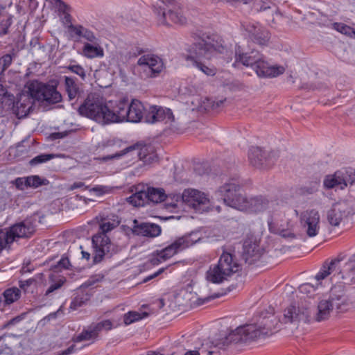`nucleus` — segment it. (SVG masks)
I'll use <instances>...</instances> for the list:
<instances>
[{"instance_id":"5fc2aeb1","label":"nucleus","mask_w":355,"mask_h":355,"mask_svg":"<svg viewBox=\"0 0 355 355\" xmlns=\"http://www.w3.org/2000/svg\"><path fill=\"white\" fill-rule=\"evenodd\" d=\"M347 270L354 278L355 275V254L352 255L349 259V261L346 263Z\"/></svg>"},{"instance_id":"7c9ffc66","label":"nucleus","mask_w":355,"mask_h":355,"mask_svg":"<svg viewBox=\"0 0 355 355\" xmlns=\"http://www.w3.org/2000/svg\"><path fill=\"white\" fill-rule=\"evenodd\" d=\"M139 155L144 162L151 164L158 161V156L152 146H144L141 148Z\"/></svg>"},{"instance_id":"393cba45","label":"nucleus","mask_w":355,"mask_h":355,"mask_svg":"<svg viewBox=\"0 0 355 355\" xmlns=\"http://www.w3.org/2000/svg\"><path fill=\"white\" fill-rule=\"evenodd\" d=\"M67 29L71 38L79 40L83 38L92 43H96L97 38L94 33L82 25H68Z\"/></svg>"},{"instance_id":"f8f14e48","label":"nucleus","mask_w":355,"mask_h":355,"mask_svg":"<svg viewBox=\"0 0 355 355\" xmlns=\"http://www.w3.org/2000/svg\"><path fill=\"white\" fill-rule=\"evenodd\" d=\"M352 212V210L350 209L347 201H338L328 211L327 219L329 225L337 227Z\"/></svg>"},{"instance_id":"09e8293b","label":"nucleus","mask_w":355,"mask_h":355,"mask_svg":"<svg viewBox=\"0 0 355 355\" xmlns=\"http://www.w3.org/2000/svg\"><path fill=\"white\" fill-rule=\"evenodd\" d=\"M8 236V233L5 232L4 230H0V253L1 251L6 248L8 245L11 244Z\"/></svg>"},{"instance_id":"ea45409f","label":"nucleus","mask_w":355,"mask_h":355,"mask_svg":"<svg viewBox=\"0 0 355 355\" xmlns=\"http://www.w3.org/2000/svg\"><path fill=\"white\" fill-rule=\"evenodd\" d=\"M28 187L37 188L42 185H46L49 184V180L45 178H41L38 175H31L26 177Z\"/></svg>"},{"instance_id":"13d9d810","label":"nucleus","mask_w":355,"mask_h":355,"mask_svg":"<svg viewBox=\"0 0 355 355\" xmlns=\"http://www.w3.org/2000/svg\"><path fill=\"white\" fill-rule=\"evenodd\" d=\"M103 279V276L101 275H96L91 277L86 282L85 284L89 286H92L94 284L101 282Z\"/></svg>"},{"instance_id":"b1692460","label":"nucleus","mask_w":355,"mask_h":355,"mask_svg":"<svg viewBox=\"0 0 355 355\" xmlns=\"http://www.w3.org/2000/svg\"><path fill=\"white\" fill-rule=\"evenodd\" d=\"M140 66L146 67L145 70H148L151 76H155L159 73L162 69V60L157 57L151 55H145L139 58L137 62Z\"/></svg>"},{"instance_id":"79ce46f5","label":"nucleus","mask_w":355,"mask_h":355,"mask_svg":"<svg viewBox=\"0 0 355 355\" xmlns=\"http://www.w3.org/2000/svg\"><path fill=\"white\" fill-rule=\"evenodd\" d=\"M54 275H51L49 276V279L52 284L50 285L49 288L46 290L45 295H49L50 293L54 292L55 291L59 289L62 287V286L65 282V279L64 277H60L58 278L55 282H54Z\"/></svg>"},{"instance_id":"39448f33","label":"nucleus","mask_w":355,"mask_h":355,"mask_svg":"<svg viewBox=\"0 0 355 355\" xmlns=\"http://www.w3.org/2000/svg\"><path fill=\"white\" fill-rule=\"evenodd\" d=\"M277 321L272 312H261L253 318L252 322L245 324V343L265 338L272 334Z\"/></svg>"},{"instance_id":"4d7b16f0","label":"nucleus","mask_w":355,"mask_h":355,"mask_svg":"<svg viewBox=\"0 0 355 355\" xmlns=\"http://www.w3.org/2000/svg\"><path fill=\"white\" fill-rule=\"evenodd\" d=\"M70 266V262L67 257H62L58 262L55 268L58 269H68Z\"/></svg>"},{"instance_id":"a18cd8bd","label":"nucleus","mask_w":355,"mask_h":355,"mask_svg":"<svg viewBox=\"0 0 355 355\" xmlns=\"http://www.w3.org/2000/svg\"><path fill=\"white\" fill-rule=\"evenodd\" d=\"M73 202L74 201H64V203H62V202L59 201V200L53 201V203L51 204L52 205L60 206V205L62 208H59L58 210L52 211V212L56 213L58 211H61V210H64V209L67 210V209H71L73 210L75 208L78 209V206L75 205Z\"/></svg>"},{"instance_id":"37998d69","label":"nucleus","mask_w":355,"mask_h":355,"mask_svg":"<svg viewBox=\"0 0 355 355\" xmlns=\"http://www.w3.org/2000/svg\"><path fill=\"white\" fill-rule=\"evenodd\" d=\"M15 55V50L12 49L10 53L5 54L0 58V65L6 70L11 65Z\"/></svg>"},{"instance_id":"1a4fd4ad","label":"nucleus","mask_w":355,"mask_h":355,"mask_svg":"<svg viewBox=\"0 0 355 355\" xmlns=\"http://www.w3.org/2000/svg\"><path fill=\"white\" fill-rule=\"evenodd\" d=\"M29 94L35 101L46 102L47 104H55L62 101V95L56 87L35 82L28 87Z\"/></svg>"},{"instance_id":"58836bf2","label":"nucleus","mask_w":355,"mask_h":355,"mask_svg":"<svg viewBox=\"0 0 355 355\" xmlns=\"http://www.w3.org/2000/svg\"><path fill=\"white\" fill-rule=\"evenodd\" d=\"M89 300V295L87 293H82L73 298L70 304V309L76 310L78 308L83 306Z\"/></svg>"},{"instance_id":"e433bc0d","label":"nucleus","mask_w":355,"mask_h":355,"mask_svg":"<svg viewBox=\"0 0 355 355\" xmlns=\"http://www.w3.org/2000/svg\"><path fill=\"white\" fill-rule=\"evenodd\" d=\"M334 29L336 30L339 33L344 34L345 35H347L350 37H354L355 38V30L343 24V23H338L335 22L332 24Z\"/></svg>"},{"instance_id":"2eb2a0df","label":"nucleus","mask_w":355,"mask_h":355,"mask_svg":"<svg viewBox=\"0 0 355 355\" xmlns=\"http://www.w3.org/2000/svg\"><path fill=\"white\" fill-rule=\"evenodd\" d=\"M245 32L248 33V38L252 42L260 46H266L268 44L270 33L258 23L248 24L245 27Z\"/></svg>"},{"instance_id":"c85d7f7f","label":"nucleus","mask_w":355,"mask_h":355,"mask_svg":"<svg viewBox=\"0 0 355 355\" xmlns=\"http://www.w3.org/2000/svg\"><path fill=\"white\" fill-rule=\"evenodd\" d=\"M21 295V291L16 288L6 289L0 297V309L3 311L6 305H10L17 301Z\"/></svg>"},{"instance_id":"c756f323","label":"nucleus","mask_w":355,"mask_h":355,"mask_svg":"<svg viewBox=\"0 0 355 355\" xmlns=\"http://www.w3.org/2000/svg\"><path fill=\"white\" fill-rule=\"evenodd\" d=\"M64 87L70 101L78 97L82 92L76 83V78L71 76H64Z\"/></svg>"},{"instance_id":"0e129e2a","label":"nucleus","mask_w":355,"mask_h":355,"mask_svg":"<svg viewBox=\"0 0 355 355\" xmlns=\"http://www.w3.org/2000/svg\"><path fill=\"white\" fill-rule=\"evenodd\" d=\"M35 282L34 279H28L24 281L19 282V287L22 289H26L28 286L31 285Z\"/></svg>"},{"instance_id":"6ab92c4d","label":"nucleus","mask_w":355,"mask_h":355,"mask_svg":"<svg viewBox=\"0 0 355 355\" xmlns=\"http://www.w3.org/2000/svg\"><path fill=\"white\" fill-rule=\"evenodd\" d=\"M263 249L259 246L257 237L250 235L245 239V263L252 264L259 261Z\"/></svg>"},{"instance_id":"680f3d73","label":"nucleus","mask_w":355,"mask_h":355,"mask_svg":"<svg viewBox=\"0 0 355 355\" xmlns=\"http://www.w3.org/2000/svg\"><path fill=\"white\" fill-rule=\"evenodd\" d=\"M194 171L199 175H202L207 173V169L205 168L202 165L198 164L194 168Z\"/></svg>"},{"instance_id":"c9c22d12","label":"nucleus","mask_w":355,"mask_h":355,"mask_svg":"<svg viewBox=\"0 0 355 355\" xmlns=\"http://www.w3.org/2000/svg\"><path fill=\"white\" fill-rule=\"evenodd\" d=\"M97 337L96 336V334L94 333V331L92 329V327L89 325L86 329H83V331L79 335L74 338L73 341L82 342L85 340H94Z\"/></svg>"},{"instance_id":"c03bdc74","label":"nucleus","mask_w":355,"mask_h":355,"mask_svg":"<svg viewBox=\"0 0 355 355\" xmlns=\"http://www.w3.org/2000/svg\"><path fill=\"white\" fill-rule=\"evenodd\" d=\"M66 69L69 71L76 73L78 75L82 80H85L86 79V71L85 69L80 64H69L66 67Z\"/></svg>"},{"instance_id":"9b49d317","label":"nucleus","mask_w":355,"mask_h":355,"mask_svg":"<svg viewBox=\"0 0 355 355\" xmlns=\"http://www.w3.org/2000/svg\"><path fill=\"white\" fill-rule=\"evenodd\" d=\"M300 223L308 236H315L320 230V214L315 209L306 210L301 214Z\"/></svg>"},{"instance_id":"ddd939ff","label":"nucleus","mask_w":355,"mask_h":355,"mask_svg":"<svg viewBox=\"0 0 355 355\" xmlns=\"http://www.w3.org/2000/svg\"><path fill=\"white\" fill-rule=\"evenodd\" d=\"M35 231V225L31 220L26 219L15 223L5 232L8 233L10 242L13 243L16 239L30 237Z\"/></svg>"},{"instance_id":"f704fd0d","label":"nucleus","mask_w":355,"mask_h":355,"mask_svg":"<svg viewBox=\"0 0 355 355\" xmlns=\"http://www.w3.org/2000/svg\"><path fill=\"white\" fill-rule=\"evenodd\" d=\"M83 53L87 58H95L103 56V50L101 48L94 46L89 43H86L83 46Z\"/></svg>"},{"instance_id":"473e14b6","label":"nucleus","mask_w":355,"mask_h":355,"mask_svg":"<svg viewBox=\"0 0 355 355\" xmlns=\"http://www.w3.org/2000/svg\"><path fill=\"white\" fill-rule=\"evenodd\" d=\"M13 20L12 15L1 16L0 15V37L7 35L10 32Z\"/></svg>"},{"instance_id":"a878e982","label":"nucleus","mask_w":355,"mask_h":355,"mask_svg":"<svg viewBox=\"0 0 355 355\" xmlns=\"http://www.w3.org/2000/svg\"><path fill=\"white\" fill-rule=\"evenodd\" d=\"M154 12L161 17L159 19L162 23H165L166 17H168L172 22L178 25H184L187 23V18L184 16L180 10H170L167 13L161 8H156L154 6Z\"/></svg>"},{"instance_id":"f257e3e1","label":"nucleus","mask_w":355,"mask_h":355,"mask_svg":"<svg viewBox=\"0 0 355 355\" xmlns=\"http://www.w3.org/2000/svg\"><path fill=\"white\" fill-rule=\"evenodd\" d=\"M346 307V297L341 286H334L328 299L321 300L315 308L309 299L301 298L297 304H291L284 311L285 323H306L313 321L321 322L329 318L336 309L343 311Z\"/></svg>"},{"instance_id":"423d86ee","label":"nucleus","mask_w":355,"mask_h":355,"mask_svg":"<svg viewBox=\"0 0 355 355\" xmlns=\"http://www.w3.org/2000/svg\"><path fill=\"white\" fill-rule=\"evenodd\" d=\"M80 115L87 117L101 125H107V105L100 95L91 93L78 107Z\"/></svg>"},{"instance_id":"052dcab7","label":"nucleus","mask_w":355,"mask_h":355,"mask_svg":"<svg viewBox=\"0 0 355 355\" xmlns=\"http://www.w3.org/2000/svg\"><path fill=\"white\" fill-rule=\"evenodd\" d=\"M6 336H0V354L7 352L9 349L6 343Z\"/></svg>"},{"instance_id":"bb28decb","label":"nucleus","mask_w":355,"mask_h":355,"mask_svg":"<svg viewBox=\"0 0 355 355\" xmlns=\"http://www.w3.org/2000/svg\"><path fill=\"white\" fill-rule=\"evenodd\" d=\"M340 260L336 259L331 260L329 263L327 261L324 262L320 270L315 276V279L318 282L317 286L320 284V281L325 279L329 275L336 273L340 275L341 271L340 270Z\"/></svg>"},{"instance_id":"5701e85b","label":"nucleus","mask_w":355,"mask_h":355,"mask_svg":"<svg viewBox=\"0 0 355 355\" xmlns=\"http://www.w3.org/2000/svg\"><path fill=\"white\" fill-rule=\"evenodd\" d=\"M132 226L130 231L137 235L144 236L156 237L161 234V227L159 225L154 223H141L139 225L137 220L132 221Z\"/></svg>"},{"instance_id":"338daca9","label":"nucleus","mask_w":355,"mask_h":355,"mask_svg":"<svg viewBox=\"0 0 355 355\" xmlns=\"http://www.w3.org/2000/svg\"><path fill=\"white\" fill-rule=\"evenodd\" d=\"M114 144H115L114 140L109 139V140H107V141H103L101 143V146L105 148H107L108 146H112L114 145Z\"/></svg>"},{"instance_id":"f03ea898","label":"nucleus","mask_w":355,"mask_h":355,"mask_svg":"<svg viewBox=\"0 0 355 355\" xmlns=\"http://www.w3.org/2000/svg\"><path fill=\"white\" fill-rule=\"evenodd\" d=\"M226 50L224 40L218 35L203 34L188 49L185 60L207 76H214L217 69L206 64L216 53H223Z\"/></svg>"},{"instance_id":"9d476101","label":"nucleus","mask_w":355,"mask_h":355,"mask_svg":"<svg viewBox=\"0 0 355 355\" xmlns=\"http://www.w3.org/2000/svg\"><path fill=\"white\" fill-rule=\"evenodd\" d=\"M279 155L275 150H266L258 146H252L248 150L250 164L254 167L268 168L275 164Z\"/></svg>"},{"instance_id":"774afa93","label":"nucleus","mask_w":355,"mask_h":355,"mask_svg":"<svg viewBox=\"0 0 355 355\" xmlns=\"http://www.w3.org/2000/svg\"><path fill=\"white\" fill-rule=\"evenodd\" d=\"M64 19H64V24H67V26L68 25H71V24H72V23H71V15H70L69 12H67V13H66V14H64Z\"/></svg>"},{"instance_id":"412c9836","label":"nucleus","mask_w":355,"mask_h":355,"mask_svg":"<svg viewBox=\"0 0 355 355\" xmlns=\"http://www.w3.org/2000/svg\"><path fill=\"white\" fill-rule=\"evenodd\" d=\"M34 101L31 94H20L17 101L13 103V113L18 119L26 117L33 108Z\"/></svg>"},{"instance_id":"f3484780","label":"nucleus","mask_w":355,"mask_h":355,"mask_svg":"<svg viewBox=\"0 0 355 355\" xmlns=\"http://www.w3.org/2000/svg\"><path fill=\"white\" fill-rule=\"evenodd\" d=\"M241 187L235 180L220 186L215 192L217 200H238L241 196Z\"/></svg>"},{"instance_id":"bf43d9fd","label":"nucleus","mask_w":355,"mask_h":355,"mask_svg":"<svg viewBox=\"0 0 355 355\" xmlns=\"http://www.w3.org/2000/svg\"><path fill=\"white\" fill-rule=\"evenodd\" d=\"M225 88L227 90H229L230 92H236L237 90H241L242 88V85L236 83H231L227 84L225 85Z\"/></svg>"},{"instance_id":"49530a36","label":"nucleus","mask_w":355,"mask_h":355,"mask_svg":"<svg viewBox=\"0 0 355 355\" xmlns=\"http://www.w3.org/2000/svg\"><path fill=\"white\" fill-rule=\"evenodd\" d=\"M51 3L55 4L59 12L66 14L70 11V6L62 0H50Z\"/></svg>"},{"instance_id":"864d4df0","label":"nucleus","mask_w":355,"mask_h":355,"mask_svg":"<svg viewBox=\"0 0 355 355\" xmlns=\"http://www.w3.org/2000/svg\"><path fill=\"white\" fill-rule=\"evenodd\" d=\"M15 185L18 189L24 190L28 187L27 178H17L15 180Z\"/></svg>"},{"instance_id":"20e7f679","label":"nucleus","mask_w":355,"mask_h":355,"mask_svg":"<svg viewBox=\"0 0 355 355\" xmlns=\"http://www.w3.org/2000/svg\"><path fill=\"white\" fill-rule=\"evenodd\" d=\"M120 223L119 216L114 214L101 217L100 229L101 233L93 236L92 244L94 249V263L101 262L105 256L110 257L114 250V245L111 243L106 233L116 227Z\"/></svg>"},{"instance_id":"aec40b11","label":"nucleus","mask_w":355,"mask_h":355,"mask_svg":"<svg viewBox=\"0 0 355 355\" xmlns=\"http://www.w3.org/2000/svg\"><path fill=\"white\" fill-rule=\"evenodd\" d=\"M350 175L346 171H338L333 175H327L323 184L327 189H343L349 182Z\"/></svg>"},{"instance_id":"6e6552de","label":"nucleus","mask_w":355,"mask_h":355,"mask_svg":"<svg viewBox=\"0 0 355 355\" xmlns=\"http://www.w3.org/2000/svg\"><path fill=\"white\" fill-rule=\"evenodd\" d=\"M245 67L252 69L259 77L270 78L282 74L285 69L282 66H272L265 62L258 51L245 53Z\"/></svg>"},{"instance_id":"72a5a7b5","label":"nucleus","mask_w":355,"mask_h":355,"mask_svg":"<svg viewBox=\"0 0 355 355\" xmlns=\"http://www.w3.org/2000/svg\"><path fill=\"white\" fill-rule=\"evenodd\" d=\"M112 322L110 320H102L98 323H92L90 324L92 329L98 338V334L103 330L109 331L112 329Z\"/></svg>"},{"instance_id":"69168bd1","label":"nucleus","mask_w":355,"mask_h":355,"mask_svg":"<svg viewBox=\"0 0 355 355\" xmlns=\"http://www.w3.org/2000/svg\"><path fill=\"white\" fill-rule=\"evenodd\" d=\"M164 271V268H160L159 270H158L156 272L153 273V275H150L148 277H146L144 279V282H147L154 278H155L156 277H157L159 275H160L161 273H162Z\"/></svg>"},{"instance_id":"de8ad7c7","label":"nucleus","mask_w":355,"mask_h":355,"mask_svg":"<svg viewBox=\"0 0 355 355\" xmlns=\"http://www.w3.org/2000/svg\"><path fill=\"white\" fill-rule=\"evenodd\" d=\"M244 54L241 52L240 46L238 47V49H236L235 53V58L236 60L233 64L234 67L242 69L243 66H244Z\"/></svg>"},{"instance_id":"dca6fc26","label":"nucleus","mask_w":355,"mask_h":355,"mask_svg":"<svg viewBox=\"0 0 355 355\" xmlns=\"http://www.w3.org/2000/svg\"><path fill=\"white\" fill-rule=\"evenodd\" d=\"M243 335L244 325L241 324L232 330L228 335L225 333L220 335L218 338H215L211 344L214 347L222 349L230 343H238L242 341Z\"/></svg>"},{"instance_id":"0eeeda50","label":"nucleus","mask_w":355,"mask_h":355,"mask_svg":"<svg viewBox=\"0 0 355 355\" xmlns=\"http://www.w3.org/2000/svg\"><path fill=\"white\" fill-rule=\"evenodd\" d=\"M239 267V265L234 261L232 255L224 252L221 254L218 264L210 268L207 271V279L214 284L221 283L227 277L237 272Z\"/></svg>"},{"instance_id":"a19ab883","label":"nucleus","mask_w":355,"mask_h":355,"mask_svg":"<svg viewBox=\"0 0 355 355\" xmlns=\"http://www.w3.org/2000/svg\"><path fill=\"white\" fill-rule=\"evenodd\" d=\"M55 154H40L29 161V164L31 166H35L38 164L46 162L47 161L54 158Z\"/></svg>"},{"instance_id":"8fccbe9b","label":"nucleus","mask_w":355,"mask_h":355,"mask_svg":"<svg viewBox=\"0 0 355 355\" xmlns=\"http://www.w3.org/2000/svg\"><path fill=\"white\" fill-rule=\"evenodd\" d=\"M317 287V285L315 286L310 283H306L300 285L299 290L302 293L309 295L311 292L314 291Z\"/></svg>"},{"instance_id":"4468645a","label":"nucleus","mask_w":355,"mask_h":355,"mask_svg":"<svg viewBox=\"0 0 355 355\" xmlns=\"http://www.w3.org/2000/svg\"><path fill=\"white\" fill-rule=\"evenodd\" d=\"M196 241H191L190 236H184L175 240L171 244L165 248L159 250V257L162 260H168L175 254L192 245Z\"/></svg>"},{"instance_id":"4c0bfd02","label":"nucleus","mask_w":355,"mask_h":355,"mask_svg":"<svg viewBox=\"0 0 355 355\" xmlns=\"http://www.w3.org/2000/svg\"><path fill=\"white\" fill-rule=\"evenodd\" d=\"M268 224L269 231L271 233L279 234L282 237H284V238H288V237L294 238L295 237L293 234L288 232L286 230L277 227L272 220H268Z\"/></svg>"},{"instance_id":"7ed1b4c3","label":"nucleus","mask_w":355,"mask_h":355,"mask_svg":"<svg viewBox=\"0 0 355 355\" xmlns=\"http://www.w3.org/2000/svg\"><path fill=\"white\" fill-rule=\"evenodd\" d=\"M132 196L125 200H209V195L198 189L189 188L184 189L182 194L177 193H166L163 188L150 187L139 183L131 187Z\"/></svg>"},{"instance_id":"603ef678","label":"nucleus","mask_w":355,"mask_h":355,"mask_svg":"<svg viewBox=\"0 0 355 355\" xmlns=\"http://www.w3.org/2000/svg\"><path fill=\"white\" fill-rule=\"evenodd\" d=\"M261 5L258 4L254 6L256 12L265 11L267 9H270L271 5H273V3L270 0H261Z\"/></svg>"},{"instance_id":"4be33fe9","label":"nucleus","mask_w":355,"mask_h":355,"mask_svg":"<svg viewBox=\"0 0 355 355\" xmlns=\"http://www.w3.org/2000/svg\"><path fill=\"white\" fill-rule=\"evenodd\" d=\"M166 118L173 119L174 116L170 109H164L157 105L150 106L145 113L144 119L146 123H154L162 121Z\"/></svg>"},{"instance_id":"a211bd4d","label":"nucleus","mask_w":355,"mask_h":355,"mask_svg":"<svg viewBox=\"0 0 355 355\" xmlns=\"http://www.w3.org/2000/svg\"><path fill=\"white\" fill-rule=\"evenodd\" d=\"M128 103V99L123 98L116 103L112 110L107 106V125L126 121Z\"/></svg>"},{"instance_id":"2f4dec72","label":"nucleus","mask_w":355,"mask_h":355,"mask_svg":"<svg viewBox=\"0 0 355 355\" xmlns=\"http://www.w3.org/2000/svg\"><path fill=\"white\" fill-rule=\"evenodd\" d=\"M148 316V313L145 311H129L123 315V322L125 325H129L132 323L136 322L143 318Z\"/></svg>"},{"instance_id":"cd10ccee","label":"nucleus","mask_w":355,"mask_h":355,"mask_svg":"<svg viewBox=\"0 0 355 355\" xmlns=\"http://www.w3.org/2000/svg\"><path fill=\"white\" fill-rule=\"evenodd\" d=\"M146 112L144 105L138 100L133 99L131 103H128V115L126 121L137 123L145 116Z\"/></svg>"},{"instance_id":"e2e57ef3","label":"nucleus","mask_w":355,"mask_h":355,"mask_svg":"<svg viewBox=\"0 0 355 355\" xmlns=\"http://www.w3.org/2000/svg\"><path fill=\"white\" fill-rule=\"evenodd\" d=\"M92 190L95 191L98 196H101L107 191V187L104 186L95 187L92 189Z\"/></svg>"},{"instance_id":"3c124183","label":"nucleus","mask_w":355,"mask_h":355,"mask_svg":"<svg viewBox=\"0 0 355 355\" xmlns=\"http://www.w3.org/2000/svg\"><path fill=\"white\" fill-rule=\"evenodd\" d=\"M133 148L132 146L130 147H128L126 148H125L124 150H121V152L119 153H116L114 155H107V156H105V157H103L101 158V159L103 161H108V160H110V159H116V158H119L121 157V156L124 155L125 154H126L127 153H128L130 150H131Z\"/></svg>"},{"instance_id":"6e6d98bb","label":"nucleus","mask_w":355,"mask_h":355,"mask_svg":"<svg viewBox=\"0 0 355 355\" xmlns=\"http://www.w3.org/2000/svg\"><path fill=\"white\" fill-rule=\"evenodd\" d=\"M159 256L160 254L159 250H156L150 257L149 259L150 263L153 266H156L165 261V260H162Z\"/></svg>"}]
</instances>
